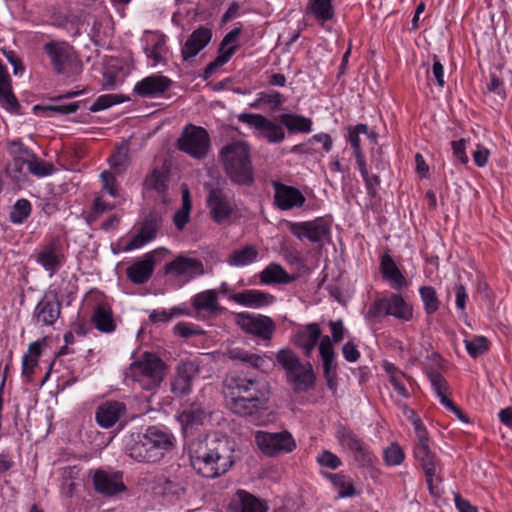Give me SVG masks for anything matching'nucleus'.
I'll return each mask as SVG.
<instances>
[{"label":"nucleus","mask_w":512,"mask_h":512,"mask_svg":"<svg viewBox=\"0 0 512 512\" xmlns=\"http://www.w3.org/2000/svg\"><path fill=\"white\" fill-rule=\"evenodd\" d=\"M235 444L226 436H206L189 446L192 468L204 478L215 479L226 474L234 465Z\"/></svg>","instance_id":"f257e3e1"},{"label":"nucleus","mask_w":512,"mask_h":512,"mask_svg":"<svg viewBox=\"0 0 512 512\" xmlns=\"http://www.w3.org/2000/svg\"><path fill=\"white\" fill-rule=\"evenodd\" d=\"M228 390L229 407L239 416H252L266 410L270 397V385L267 381L233 375L224 381Z\"/></svg>","instance_id":"f03ea898"},{"label":"nucleus","mask_w":512,"mask_h":512,"mask_svg":"<svg viewBox=\"0 0 512 512\" xmlns=\"http://www.w3.org/2000/svg\"><path fill=\"white\" fill-rule=\"evenodd\" d=\"M175 447V437L172 433L157 426H149L145 433L131 436L126 445V452L138 462L156 463L163 459L166 453Z\"/></svg>","instance_id":"7ed1b4c3"},{"label":"nucleus","mask_w":512,"mask_h":512,"mask_svg":"<svg viewBox=\"0 0 512 512\" xmlns=\"http://www.w3.org/2000/svg\"><path fill=\"white\" fill-rule=\"evenodd\" d=\"M218 159L232 183L241 186L254 183L251 148L247 142L237 140L225 144L219 150Z\"/></svg>","instance_id":"20e7f679"},{"label":"nucleus","mask_w":512,"mask_h":512,"mask_svg":"<svg viewBox=\"0 0 512 512\" xmlns=\"http://www.w3.org/2000/svg\"><path fill=\"white\" fill-rule=\"evenodd\" d=\"M277 363L285 370L287 382L295 393L307 392L314 388L316 375L310 363H301L297 354L289 348L275 354Z\"/></svg>","instance_id":"39448f33"},{"label":"nucleus","mask_w":512,"mask_h":512,"mask_svg":"<svg viewBox=\"0 0 512 512\" xmlns=\"http://www.w3.org/2000/svg\"><path fill=\"white\" fill-rule=\"evenodd\" d=\"M166 366L152 353H144L142 358L130 365V377L138 382L141 388L152 390L164 379Z\"/></svg>","instance_id":"423d86ee"},{"label":"nucleus","mask_w":512,"mask_h":512,"mask_svg":"<svg viewBox=\"0 0 512 512\" xmlns=\"http://www.w3.org/2000/svg\"><path fill=\"white\" fill-rule=\"evenodd\" d=\"M43 50L57 74L69 76L79 66L74 47L66 41L51 40L44 44Z\"/></svg>","instance_id":"0eeeda50"},{"label":"nucleus","mask_w":512,"mask_h":512,"mask_svg":"<svg viewBox=\"0 0 512 512\" xmlns=\"http://www.w3.org/2000/svg\"><path fill=\"white\" fill-rule=\"evenodd\" d=\"M177 148L194 159H204L210 149V136L206 129L188 124L177 140Z\"/></svg>","instance_id":"6e6552de"},{"label":"nucleus","mask_w":512,"mask_h":512,"mask_svg":"<svg viewBox=\"0 0 512 512\" xmlns=\"http://www.w3.org/2000/svg\"><path fill=\"white\" fill-rule=\"evenodd\" d=\"M368 316L379 318L393 316L401 321H409L413 316V309L400 294L376 299L368 310Z\"/></svg>","instance_id":"1a4fd4ad"},{"label":"nucleus","mask_w":512,"mask_h":512,"mask_svg":"<svg viewBox=\"0 0 512 512\" xmlns=\"http://www.w3.org/2000/svg\"><path fill=\"white\" fill-rule=\"evenodd\" d=\"M236 325L245 333L270 341L276 330L274 320L266 315L239 312L235 314Z\"/></svg>","instance_id":"9d476101"},{"label":"nucleus","mask_w":512,"mask_h":512,"mask_svg":"<svg viewBox=\"0 0 512 512\" xmlns=\"http://www.w3.org/2000/svg\"><path fill=\"white\" fill-rule=\"evenodd\" d=\"M255 440L259 449L267 456L291 453L296 448V442L288 431H258Z\"/></svg>","instance_id":"9b49d317"},{"label":"nucleus","mask_w":512,"mask_h":512,"mask_svg":"<svg viewBox=\"0 0 512 512\" xmlns=\"http://www.w3.org/2000/svg\"><path fill=\"white\" fill-rule=\"evenodd\" d=\"M36 262L49 273L50 277L54 276L66 262L62 238L54 236L41 245L36 255Z\"/></svg>","instance_id":"f8f14e48"},{"label":"nucleus","mask_w":512,"mask_h":512,"mask_svg":"<svg viewBox=\"0 0 512 512\" xmlns=\"http://www.w3.org/2000/svg\"><path fill=\"white\" fill-rule=\"evenodd\" d=\"M206 203L211 219L217 224L225 223L234 213L232 199L221 188L210 187Z\"/></svg>","instance_id":"ddd939ff"},{"label":"nucleus","mask_w":512,"mask_h":512,"mask_svg":"<svg viewBox=\"0 0 512 512\" xmlns=\"http://www.w3.org/2000/svg\"><path fill=\"white\" fill-rule=\"evenodd\" d=\"M238 120L258 130L269 143H281L285 138L283 128L261 114L242 113Z\"/></svg>","instance_id":"4468645a"},{"label":"nucleus","mask_w":512,"mask_h":512,"mask_svg":"<svg viewBox=\"0 0 512 512\" xmlns=\"http://www.w3.org/2000/svg\"><path fill=\"white\" fill-rule=\"evenodd\" d=\"M164 269L165 274L184 277L187 281L205 274L204 264L200 259L184 255L177 256L173 261L167 263Z\"/></svg>","instance_id":"2eb2a0df"},{"label":"nucleus","mask_w":512,"mask_h":512,"mask_svg":"<svg viewBox=\"0 0 512 512\" xmlns=\"http://www.w3.org/2000/svg\"><path fill=\"white\" fill-rule=\"evenodd\" d=\"M61 307L62 305L58 300L57 293L49 291L36 305L33 318L37 324L51 326L59 319Z\"/></svg>","instance_id":"dca6fc26"},{"label":"nucleus","mask_w":512,"mask_h":512,"mask_svg":"<svg viewBox=\"0 0 512 512\" xmlns=\"http://www.w3.org/2000/svg\"><path fill=\"white\" fill-rule=\"evenodd\" d=\"M225 356L234 363L244 365L261 373H267L271 358L264 354L253 353L240 347H230Z\"/></svg>","instance_id":"f3484780"},{"label":"nucleus","mask_w":512,"mask_h":512,"mask_svg":"<svg viewBox=\"0 0 512 512\" xmlns=\"http://www.w3.org/2000/svg\"><path fill=\"white\" fill-rule=\"evenodd\" d=\"M289 230L300 240L306 238L311 242H320L329 234L330 228L326 220L318 217L312 221L291 222Z\"/></svg>","instance_id":"a211bd4d"},{"label":"nucleus","mask_w":512,"mask_h":512,"mask_svg":"<svg viewBox=\"0 0 512 512\" xmlns=\"http://www.w3.org/2000/svg\"><path fill=\"white\" fill-rule=\"evenodd\" d=\"M274 188V204L282 211L291 210L295 207H302L306 201L302 192L293 186L272 182Z\"/></svg>","instance_id":"6ab92c4d"},{"label":"nucleus","mask_w":512,"mask_h":512,"mask_svg":"<svg viewBox=\"0 0 512 512\" xmlns=\"http://www.w3.org/2000/svg\"><path fill=\"white\" fill-rule=\"evenodd\" d=\"M428 442L429 441H418L417 445L414 447V456L423 468L426 482L431 490L434 478L437 476L438 469L440 468V463L431 452Z\"/></svg>","instance_id":"aec40b11"},{"label":"nucleus","mask_w":512,"mask_h":512,"mask_svg":"<svg viewBox=\"0 0 512 512\" xmlns=\"http://www.w3.org/2000/svg\"><path fill=\"white\" fill-rule=\"evenodd\" d=\"M171 79L166 76L153 74L137 82L134 92L143 98H153L162 95L170 88Z\"/></svg>","instance_id":"412c9836"},{"label":"nucleus","mask_w":512,"mask_h":512,"mask_svg":"<svg viewBox=\"0 0 512 512\" xmlns=\"http://www.w3.org/2000/svg\"><path fill=\"white\" fill-rule=\"evenodd\" d=\"M199 373V367L194 362H184L177 368L171 390L176 396H184L191 391L193 380Z\"/></svg>","instance_id":"4be33fe9"},{"label":"nucleus","mask_w":512,"mask_h":512,"mask_svg":"<svg viewBox=\"0 0 512 512\" xmlns=\"http://www.w3.org/2000/svg\"><path fill=\"white\" fill-rule=\"evenodd\" d=\"M156 265L153 252L146 253L141 260L134 262L127 267V278L133 284H144L151 278Z\"/></svg>","instance_id":"5701e85b"},{"label":"nucleus","mask_w":512,"mask_h":512,"mask_svg":"<svg viewBox=\"0 0 512 512\" xmlns=\"http://www.w3.org/2000/svg\"><path fill=\"white\" fill-rule=\"evenodd\" d=\"M93 483L95 490L105 495H115L126 490V486L122 480L120 472L108 473L97 470L94 473Z\"/></svg>","instance_id":"b1692460"},{"label":"nucleus","mask_w":512,"mask_h":512,"mask_svg":"<svg viewBox=\"0 0 512 512\" xmlns=\"http://www.w3.org/2000/svg\"><path fill=\"white\" fill-rule=\"evenodd\" d=\"M126 407L118 401H107L102 403L96 410L95 418L98 425L109 429L119 421L125 414Z\"/></svg>","instance_id":"393cba45"},{"label":"nucleus","mask_w":512,"mask_h":512,"mask_svg":"<svg viewBox=\"0 0 512 512\" xmlns=\"http://www.w3.org/2000/svg\"><path fill=\"white\" fill-rule=\"evenodd\" d=\"M229 300L242 306L260 308L271 305L275 302L276 298L268 292L250 289L240 293L230 294Z\"/></svg>","instance_id":"a878e982"},{"label":"nucleus","mask_w":512,"mask_h":512,"mask_svg":"<svg viewBox=\"0 0 512 512\" xmlns=\"http://www.w3.org/2000/svg\"><path fill=\"white\" fill-rule=\"evenodd\" d=\"M211 38L212 31L207 27L201 26L194 30L182 47L183 59L188 60L195 57L209 44Z\"/></svg>","instance_id":"bb28decb"},{"label":"nucleus","mask_w":512,"mask_h":512,"mask_svg":"<svg viewBox=\"0 0 512 512\" xmlns=\"http://www.w3.org/2000/svg\"><path fill=\"white\" fill-rule=\"evenodd\" d=\"M158 232L157 220L153 217L147 218L138 232L126 243L123 251L128 252L138 249L156 238Z\"/></svg>","instance_id":"cd10ccee"},{"label":"nucleus","mask_w":512,"mask_h":512,"mask_svg":"<svg viewBox=\"0 0 512 512\" xmlns=\"http://www.w3.org/2000/svg\"><path fill=\"white\" fill-rule=\"evenodd\" d=\"M321 337V329L318 324L311 323L299 330L293 336V343L301 348L306 356H310Z\"/></svg>","instance_id":"c85d7f7f"},{"label":"nucleus","mask_w":512,"mask_h":512,"mask_svg":"<svg viewBox=\"0 0 512 512\" xmlns=\"http://www.w3.org/2000/svg\"><path fill=\"white\" fill-rule=\"evenodd\" d=\"M231 506L235 512H267L265 502L245 490H238Z\"/></svg>","instance_id":"c756f323"},{"label":"nucleus","mask_w":512,"mask_h":512,"mask_svg":"<svg viewBox=\"0 0 512 512\" xmlns=\"http://www.w3.org/2000/svg\"><path fill=\"white\" fill-rule=\"evenodd\" d=\"M380 271L383 279L390 281L394 289L401 290L407 286V280L390 254L385 253L381 257Z\"/></svg>","instance_id":"7c9ffc66"},{"label":"nucleus","mask_w":512,"mask_h":512,"mask_svg":"<svg viewBox=\"0 0 512 512\" xmlns=\"http://www.w3.org/2000/svg\"><path fill=\"white\" fill-rule=\"evenodd\" d=\"M0 105L10 112L19 109V102L12 91L10 75L6 67L0 62Z\"/></svg>","instance_id":"2f4dec72"},{"label":"nucleus","mask_w":512,"mask_h":512,"mask_svg":"<svg viewBox=\"0 0 512 512\" xmlns=\"http://www.w3.org/2000/svg\"><path fill=\"white\" fill-rule=\"evenodd\" d=\"M206 412L200 403H191L184 407L178 416V421L185 433L203 424Z\"/></svg>","instance_id":"473e14b6"},{"label":"nucleus","mask_w":512,"mask_h":512,"mask_svg":"<svg viewBox=\"0 0 512 512\" xmlns=\"http://www.w3.org/2000/svg\"><path fill=\"white\" fill-rule=\"evenodd\" d=\"M191 305L197 312L206 311L210 314H215L222 310L218 303L217 291L214 289H208L195 294L191 298Z\"/></svg>","instance_id":"72a5a7b5"},{"label":"nucleus","mask_w":512,"mask_h":512,"mask_svg":"<svg viewBox=\"0 0 512 512\" xmlns=\"http://www.w3.org/2000/svg\"><path fill=\"white\" fill-rule=\"evenodd\" d=\"M259 279L264 285L288 284L295 280V276L288 274L280 264L270 263L260 272Z\"/></svg>","instance_id":"f704fd0d"},{"label":"nucleus","mask_w":512,"mask_h":512,"mask_svg":"<svg viewBox=\"0 0 512 512\" xmlns=\"http://www.w3.org/2000/svg\"><path fill=\"white\" fill-rule=\"evenodd\" d=\"M279 122L285 126L289 133H309L312 130V120L295 113H283Z\"/></svg>","instance_id":"c9c22d12"},{"label":"nucleus","mask_w":512,"mask_h":512,"mask_svg":"<svg viewBox=\"0 0 512 512\" xmlns=\"http://www.w3.org/2000/svg\"><path fill=\"white\" fill-rule=\"evenodd\" d=\"M91 320L95 328L102 333H112L116 329L112 310L107 305H97Z\"/></svg>","instance_id":"e433bc0d"},{"label":"nucleus","mask_w":512,"mask_h":512,"mask_svg":"<svg viewBox=\"0 0 512 512\" xmlns=\"http://www.w3.org/2000/svg\"><path fill=\"white\" fill-rule=\"evenodd\" d=\"M45 340L35 341L29 344L28 353L22 357V375L28 381L32 380L34 369L38 365L39 357L42 354V347Z\"/></svg>","instance_id":"4c0bfd02"},{"label":"nucleus","mask_w":512,"mask_h":512,"mask_svg":"<svg viewBox=\"0 0 512 512\" xmlns=\"http://www.w3.org/2000/svg\"><path fill=\"white\" fill-rule=\"evenodd\" d=\"M333 0H310L307 9L317 21L322 23L334 17Z\"/></svg>","instance_id":"58836bf2"},{"label":"nucleus","mask_w":512,"mask_h":512,"mask_svg":"<svg viewBox=\"0 0 512 512\" xmlns=\"http://www.w3.org/2000/svg\"><path fill=\"white\" fill-rule=\"evenodd\" d=\"M327 478L338 491V498L353 497L356 490L350 477L341 473H328Z\"/></svg>","instance_id":"ea45409f"},{"label":"nucleus","mask_w":512,"mask_h":512,"mask_svg":"<svg viewBox=\"0 0 512 512\" xmlns=\"http://www.w3.org/2000/svg\"><path fill=\"white\" fill-rule=\"evenodd\" d=\"M258 250L251 245L235 250L229 255L227 262L231 266H246L253 263L258 257Z\"/></svg>","instance_id":"a19ab883"},{"label":"nucleus","mask_w":512,"mask_h":512,"mask_svg":"<svg viewBox=\"0 0 512 512\" xmlns=\"http://www.w3.org/2000/svg\"><path fill=\"white\" fill-rule=\"evenodd\" d=\"M335 436L339 444L351 452L364 443L352 429L343 424L337 425Z\"/></svg>","instance_id":"79ce46f5"},{"label":"nucleus","mask_w":512,"mask_h":512,"mask_svg":"<svg viewBox=\"0 0 512 512\" xmlns=\"http://www.w3.org/2000/svg\"><path fill=\"white\" fill-rule=\"evenodd\" d=\"M168 174L159 169H153L145 178V187L150 190H155L159 194H165L168 188L167 185Z\"/></svg>","instance_id":"37998d69"},{"label":"nucleus","mask_w":512,"mask_h":512,"mask_svg":"<svg viewBox=\"0 0 512 512\" xmlns=\"http://www.w3.org/2000/svg\"><path fill=\"white\" fill-rule=\"evenodd\" d=\"M419 293L425 312L428 315L434 314L440 307V301L435 288L432 286H422L419 289Z\"/></svg>","instance_id":"c03bdc74"},{"label":"nucleus","mask_w":512,"mask_h":512,"mask_svg":"<svg viewBox=\"0 0 512 512\" xmlns=\"http://www.w3.org/2000/svg\"><path fill=\"white\" fill-rule=\"evenodd\" d=\"M29 159L16 158L6 168L8 175L17 183L23 182L27 176Z\"/></svg>","instance_id":"a18cd8bd"},{"label":"nucleus","mask_w":512,"mask_h":512,"mask_svg":"<svg viewBox=\"0 0 512 512\" xmlns=\"http://www.w3.org/2000/svg\"><path fill=\"white\" fill-rule=\"evenodd\" d=\"M427 375L436 395L439 397L441 404H443V399H449L447 396L449 390L447 381L436 370H430Z\"/></svg>","instance_id":"49530a36"},{"label":"nucleus","mask_w":512,"mask_h":512,"mask_svg":"<svg viewBox=\"0 0 512 512\" xmlns=\"http://www.w3.org/2000/svg\"><path fill=\"white\" fill-rule=\"evenodd\" d=\"M110 167L117 173L123 172L129 164V149L127 146L118 147L109 158Z\"/></svg>","instance_id":"de8ad7c7"},{"label":"nucleus","mask_w":512,"mask_h":512,"mask_svg":"<svg viewBox=\"0 0 512 512\" xmlns=\"http://www.w3.org/2000/svg\"><path fill=\"white\" fill-rule=\"evenodd\" d=\"M37 177H45L51 175L54 171L52 163L41 160L35 153L29 159L28 170Z\"/></svg>","instance_id":"09e8293b"},{"label":"nucleus","mask_w":512,"mask_h":512,"mask_svg":"<svg viewBox=\"0 0 512 512\" xmlns=\"http://www.w3.org/2000/svg\"><path fill=\"white\" fill-rule=\"evenodd\" d=\"M31 204L27 199H19L13 205L10 219L13 223L20 224L31 214Z\"/></svg>","instance_id":"8fccbe9b"},{"label":"nucleus","mask_w":512,"mask_h":512,"mask_svg":"<svg viewBox=\"0 0 512 512\" xmlns=\"http://www.w3.org/2000/svg\"><path fill=\"white\" fill-rule=\"evenodd\" d=\"M323 362V375L327 383V387L331 391L337 389V363L335 359L322 360Z\"/></svg>","instance_id":"3c124183"},{"label":"nucleus","mask_w":512,"mask_h":512,"mask_svg":"<svg viewBox=\"0 0 512 512\" xmlns=\"http://www.w3.org/2000/svg\"><path fill=\"white\" fill-rule=\"evenodd\" d=\"M465 347L468 354L473 358L484 354L489 348L488 341L484 336H477L472 340H465Z\"/></svg>","instance_id":"603ef678"},{"label":"nucleus","mask_w":512,"mask_h":512,"mask_svg":"<svg viewBox=\"0 0 512 512\" xmlns=\"http://www.w3.org/2000/svg\"><path fill=\"white\" fill-rule=\"evenodd\" d=\"M404 459L405 453L397 443H392L384 450V460L389 466L400 465Z\"/></svg>","instance_id":"864d4df0"},{"label":"nucleus","mask_w":512,"mask_h":512,"mask_svg":"<svg viewBox=\"0 0 512 512\" xmlns=\"http://www.w3.org/2000/svg\"><path fill=\"white\" fill-rule=\"evenodd\" d=\"M167 47L164 39H158L152 48H145V54L148 58L153 59V65H157L165 60Z\"/></svg>","instance_id":"5fc2aeb1"},{"label":"nucleus","mask_w":512,"mask_h":512,"mask_svg":"<svg viewBox=\"0 0 512 512\" xmlns=\"http://www.w3.org/2000/svg\"><path fill=\"white\" fill-rule=\"evenodd\" d=\"M360 134H368V127L366 124H358L348 129V141L351 144L353 153L362 151L360 147Z\"/></svg>","instance_id":"6e6d98bb"},{"label":"nucleus","mask_w":512,"mask_h":512,"mask_svg":"<svg viewBox=\"0 0 512 512\" xmlns=\"http://www.w3.org/2000/svg\"><path fill=\"white\" fill-rule=\"evenodd\" d=\"M352 453L354 455L355 460L362 467L371 466L376 460V457L369 450L368 446L365 443H362Z\"/></svg>","instance_id":"4d7b16f0"},{"label":"nucleus","mask_w":512,"mask_h":512,"mask_svg":"<svg viewBox=\"0 0 512 512\" xmlns=\"http://www.w3.org/2000/svg\"><path fill=\"white\" fill-rule=\"evenodd\" d=\"M182 313V310L179 309V308H172L170 310H166V309H163V310H153L150 315H149V320L152 322V323H166V322H169L170 320H172L174 318V316L178 315Z\"/></svg>","instance_id":"13d9d810"},{"label":"nucleus","mask_w":512,"mask_h":512,"mask_svg":"<svg viewBox=\"0 0 512 512\" xmlns=\"http://www.w3.org/2000/svg\"><path fill=\"white\" fill-rule=\"evenodd\" d=\"M121 102H122V100H120L117 95H113V94L101 95L91 105L90 111L98 112V111L107 109L114 104H118Z\"/></svg>","instance_id":"bf43d9fd"},{"label":"nucleus","mask_w":512,"mask_h":512,"mask_svg":"<svg viewBox=\"0 0 512 512\" xmlns=\"http://www.w3.org/2000/svg\"><path fill=\"white\" fill-rule=\"evenodd\" d=\"M317 462L319 465L327 467L332 470L337 469L342 464L341 459L336 454L328 450H324L320 454H318Z\"/></svg>","instance_id":"052dcab7"},{"label":"nucleus","mask_w":512,"mask_h":512,"mask_svg":"<svg viewBox=\"0 0 512 512\" xmlns=\"http://www.w3.org/2000/svg\"><path fill=\"white\" fill-rule=\"evenodd\" d=\"M257 96L258 102L271 105L273 109L278 108L284 102L283 95L277 91L260 92Z\"/></svg>","instance_id":"680f3d73"},{"label":"nucleus","mask_w":512,"mask_h":512,"mask_svg":"<svg viewBox=\"0 0 512 512\" xmlns=\"http://www.w3.org/2000/svg\"><path fill=\"white\" fill-rule=\"evenodd\" d=\"M9 153L12 156V159L16 158H24L30 159L34 154L28 147L23 145L20 141H12L9 143Z\"/></svg>","instance_id":"e2e57ef3"},{"label":"nucleus","mask_w":512,"mask_h":512,"mask_svg":"<svg viewBox=\"0 0 512 512\" xmlns=\"http://www.w3.org/2000/svg\"><path fill=\"white\" fill-rule=\"evenodd\" d=\"M236 49H237V46H232V47H229L226 51L222 53H220V55L216 58L215 61L211 62L210 64H208V66L206 67V70L205 72L207 74H211L215 71V69L223 64H225L226 62L229 61V59L231 58V56L236 52Z\"/></svg>","instance_id":"0e129e2a"},{"label":"nucleus","mask_w":512,"mask_h":512,"mask_svg":"<svg viewBox=\"0 0 512 512\" xmlns=\"http://www.w3.org/2000/svg\"><path fill=\"white\" fill-rule=\"evenodd\" d=\"M319 353L322 360L335 359L336 354L333 348V344L329 336H324L321 338L319 344Z\"/></svg>","instance_id":"69168bd1"},{"label":"nucleus","mask_w":512,"mask_h":512,"mask_svg":"<svg viewBox=\"0 0 512 512\" xmlns=\"http://www.w3.org/2000/svg\"><path fill=\"white\" fill-rule=\"evenodd\" d=\"M102 182H103V188L112 196L116 197L118 195L117 185H116V179L115 176L109 172L104 171L100 175Z\"/></svg>","instance_id":"338daca9"},{"label":"nucleus","mask_w":512,"mask_h":512,"mask_svg":"<svg viewBox=\"0 0 512 512\" xmlns=\"http://www.w3.org/2000/svg\"><path fill=\"white\" fill-rule=\"evenodd\" d=\"M362 178H363L368 196L372 197V198L376 197L377 187L381 183L379 175H377V174L371 175L368 173L366 177H362Z\"/></svg>","instance_id":"774afa93"}]
</instances>
